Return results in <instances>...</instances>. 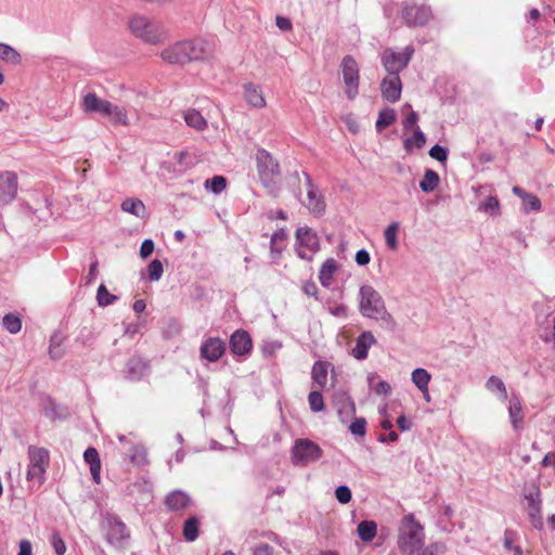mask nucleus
Returning <instances> with one entry per match:
<instances>
[{"instance_id": "25", "label": "nucleus", "mask_w": 555, "mask_h": 555, "mask_svg": "<svg viewBox=\"0 0 555 555\" xmlns=\"http://www.w3.org/2000/svg\"><path fill=\"white\" fill-rule=\"evenodd\" d=\"M28 457H29V464L41 467V468H48L49 466V452L48 450L43 448H38L35 446H30L28 448Z\"/></svg>"}, {"instance_id": "12", "label": "nucleus", "mask_w": 555, "mask_h": 555, "mask_svg": "<svg viewBox=\"0 0 555 555\" xmlns=\"http://www.w3.org/2000/svg\"><path fill=\"white\" fill-rule=\"evenodd\" d=\"M130 538L127 526L117 517L107 518L106 540L109 544L121 546Z\"/></svg>"}, {"instance_id": "10", "label": "nucleus", "mask_w": 555, "mask_h": 555, "mask_svg": "<svg viewBox=\"0 0 555 555\" xmlns=\"http://www.w3.org/2000/svg\"><path fill=\"white\" fill-rule=\"evenodd\" d=\"M402 18L410 27L424 26L431 17V10L426 5L415 3H404L402 8Z\"/></svg>"}, {"instance_id": "46", "label": "nucleus", "mask_w": 555, "mask_h": 555, "mask_svg": "<svg viewBox=\"0 0 555 555\" xmlns=\"http://www.w3.org/2000/svg\"><path fill=\"white\" fill-rule=\"evenodd\" d=\"M130 461L135 465H144L147 462L144 447L135 444L130 448Z\"/></svg>"}, {"instance_id": "18", "label": "nucleus", "mask_w": 555, "mask_h": 555, "mask_svg": "<svg viewBox=\"0 0 555 555\" xmlns=\"http://www.w3.org/2000/svg\"><path fill=\"white\" fill-rule=\"evenodd\" d=\"M150 373V365L140 357H131L126 364V378L131 382L141 380Z\"/></svg>"}, {"instance_id": "39", "label": "nucleus", "mask_w": 555, "mask_h": 555, "mask_svg": "<svg viewBox=\"0 0 555 555\" xmlns=\"http://www.w3.org/2000/svg\"><path fill=\"white\" fill-rule=\"evenodd\" d=\"M46 468L37 467L28 464L26 479L36 487H40L44 482Z\"/></svg>"}, {"instance_id": "56", "label": "nucleus", "mask_w": 555, "mask_h": 555, "mask_svg": "<svg viewBox=\"0 0 555 555\" xmlns=\"http://www.w3.org/2000/svg\"><path fill=\"white\" fill-rule=\"evenodd\" d=\"M154 251V242L151 238H145L140 246V256L143 259L149 258Z\"/></svg>"}, {"instance_id": "42", "label": "nucleus", "mask_w": 555, "mask_h": 555, "mask_svg": "<svg viewBox=\"0 0 555 555\" xmlns=\"http://www.w3.org/2000/svg\"><path fill=\"white\" fill-rule=\"evenodd\" d=\"M375 378L374 374L367 376L370 388L378 396H388L391 392V386L386 380H378L374 384Z\"/></svg>"}, {"instance_id": "63", "label": "nucleus", "mask_w": 555, "mask_h": 555, "mask_svg": "<svg viewBox=\"0 0 555 555\" xmlns=\"http://www.w3.org/2000/svg\"><path fill=\"white\" fill-rule=\"evenodd\" d=\"M33 554V546L31 543L28 540H22L20 542V550L17 555H31Z\"/></svg>"}, {"instance_id": "34", "label": "nucleus", "mask_w": 555, "mask_h": 555, "mask_svg": "<svg viewBox=\"0 0 555 555\" xmlns=\"http://www.w3.org/2000/svg\"><path fill=\"white\" fill-rule=\"evenodd\" d=\"M184 120L188 126H190L196 130H204L207 127L206 119L196 109H188L184 113Z\"/></svg>"}, {"instance_id": "17", "label": "nucleus", "mask_w": 555, "mask_h": 555, "mask_svg": "<svg viewBox=\"0 0 555 555\" xmlns=\"http://www.w3.org/2000/svg\"><path fill=\"white\" fill-rule=\"evenodd\" d=\"M189 62L203 60L211 53L210 43L202 38L183 41Z\"/></svg>"}, {"instance_id": "62", "label": "nucleus", "mask_w": 555, "mask_h": 555, "mask_svg": "<svg viewBox=\"0 0 555 555\" xmlns=\"http://www.w3.org/2000/svg\"><path fill=\"white\" fill-rule=\"evenodd\" d=\"M418 120V116L416 114V112L412 111L403 120V128L405 130H409L411 129L412 127H414L416 125Z\"/></svg>"}, {"instance_id": "40", "label": "nucleus", "mask_w": 555, "mask_h": 555, "mask_svg": "<svg viewBox=\"0 0 555 555\" xmlns=\"http://www.w3.org/2000/svg\"><path fill=\"white\" fill-rule=\"evenodd\" d=\"M398 231H399V223L398 222H391L384 232L386 245L389 249L396 250L398 248Z\"/></svg>"}, {"instance_id": "64", "label": "nucleus", "mask_w": 555, "mask_h": 555, "mask_svg": "<svg viewBox=\"0 0 555 555\" xmlns=\"http://www.w3.org/2000/svg\"><path fill=\"white\" fill-rule=\"evenodd\" d=\"M253 555H272V547L267 544H260L254 548Z\"/></svg>"}, {"instance_id": "15", "label": "nucleus", "mask_w": 555, "mask_h": 555, "mask_svg": "<svg viewBox=\"0 0 555 555\" xmlns=\"http://www.w3.org/2000/svg\"><path fill=\"white\" fill-rule=\"evenodd\" d=\"M402 82L398 75L388 74L380 82V92L384 100L396 103L400 100Z\"/></svg>"}, {"instance_id": "45", "label": "nucleus", "mask_w": 555, "mask_h": 555, "mask_svg": "<svg viewBox=\"0 0 555 555\" xmlns=\"http://www.w3.org/2000/svg\"><path fill=\"white\" fill-rule=\"evenodd\" d=\"M96 299L99 306L106 307L116 301L117 297L115 295H112L104 284H101L98 288Z\"/></svg>"}, {"instance_id": "31", "label": "nucleus", "mask_w": 555, "mask_h": 555, "mask_svg": "<svg viewBox=\"0 0 555 555\" xmlns=\"http://www.w3.org/2000/svg\"><path fill=\"white\" fill-rule=\"evenodd\" d=\"M440 182L439 175L433 169H426L420 188L424 193H430L435 191Z\"/></svg>"}, {"instance_id": "11", "label": "nucleus", "mask_w": 555, "mask_h": 555, "mask_svg": "<svg viewBox=\"0 0 555 555\" xmlns=\"http://www.w3.org/2000/svg\"><path fill=\"white\" fill-rule=\"evenodd\" d=\"M18 180L14 171H0V205H8L17 195Z\"/></svg>"}, {"instance_id": "48", "label": "nucleus", "mask_w": 555, "mask_h": 555, "mask_svg": "<svg viewBox=\"0 0 555 555\" xmlns=\"http://www.w3.org/2000/svg\"><path fill=\"white\" fill-rule=\"evenodd\" d=\"M309 406L312 412H321L324 410V401L321 391H311L308 396Z\"/></svg>"}, {"instance_id": "55", "label": "nucleus", "mask_w": 555, "mask_h": 555, "mask_svg": "<svg viewBox=\"0 0 555 555\" xmlns=\"http://www.w3.org/2000/svg\"><path fill=\"white\" fill-rule=\"evenodd\" d=\"M429 156L440 163H444L448 158V150L444 146L435 144L429 150Z\"/></svg>"}, {"instance_id": "26", "label": "nucleus", "mask_w": 555, "mask_h": 555, "mask_svg": "<svg viewBox=\"0 0 555 555\" xmlns=\"http://www.w3.org/2000/svg\"><path fill=\"white\" fill-rule=\"evenodd\" d=\"M508 414L512 426L515 430H518L522 424V406L518 397L513 396L509 400Z\"/></svg>"}, {"instance_id": "49", "label": "nucleus", "mask_w": 555, "mask_h": 555, "mask_svg": "<svg viewBox=\"0 0 555 555\" xmlns=\"http://www.w3.org/2000/svg\"><path fill=\"white\" fill-rule=\"evenodd\" d=\"M522 204L526 212L538 211L541 208V201L539 197L530 193L524 195Z\"/></svg>"}, {"instance_id": "19", "label": "nucleus", "mask_w": 555, "mask_h": 555, "mask_svg": "<svg viewBox=\"0 0 555 555\" xmlns=\"http://www.w3.org/2000/svg\"><path fill=\"white\" fill-rule=\"evenodd\" d=\"M377 343L371 331L362 332L356 339V345L351 350V354L357 360H365L369 356V349Z\"/></svg>"}, {"instance_id": "43", "label": "nucleus", "mask_w": 555, "mask_h": 555, "mask_svg": "<svg viewBox=\"0 0 555 555\" xmlns=\"http://www.w3.org/2000/svg\"><path fill=\"white\" fill-rule=\"evenodd\" d=\"M2 324L4 328L11 334H16L22 328L21 319L13 313L5 314L2 319Z\"/></svg>"}, {"instance_id": "36", "label": "nucleus", "mask_w": 555, "mask_h": 555, "mask_svg": "<svg viewBox=\"0 0 555 555\" xmlns=\"http://www.w3.org/2000/svg\"><path fill=\"white\" fill-rule=\"evenodd\" d=\"M64 337L60 333H54L50 338L49 354L53 360H59L64 356L62 347Z\"/></svg>"}, {"instance_id": "41", "label": "nucleus", "mask_w": 555, "mask_h": 555, "mask_svg": "<svg viewBox=\"0 0 555 555\" xmlns=\"http://www.w3.org/2000/svg\"><path fill=\"white\" fill-rule=\"evenodd\" d=\"M426 143V137L424 132L417 127L414 131L413 137L406 138L403 142L404 149L411 151L414 146L422 149Z\"/></svg>"}, {"instance_id": "61", "label": "nucleus", "mask_w": 555, "mask_h": 555, "mask_svg": "<svg viewBox=\"0 0 555 555\" xmlns=\"http://www.w3.org/2000/svg\"><path fill=\"white\" fill-rule=\"evenodd\" d=\"M371 260V257H370V254L367 250L365 249H360L357 251L356 254V262L359 264V266H365L370 262Z\"/></svg>"}, {"instance_id": "58", "label": "nucleus", "mask_w": 555, "mask_h": 555, "mask_svg": "<svg viewBox=\"0 0 555 555\" xmlns=\"http://www.w3.org/2000/svg\"><path fill=\"white\" fill-rule=\"evenodd\" d=\"M275 25L279 29H281L283 31H288L293 27L292 22L288 17L280 16V15H278L275 17Z\"/></svg>"}, {"instance_id": "7", "label": "nucleus", "mask_w": 555, "mask_h": 555, "mask_svg": "<svg viewBox=\"0 0 555 555\" xmlns=\"http://www.w3.org/2000/svg\"><path fill=\"white\" fill-rule=\"evenodd\" d=\"M415 50L409 44L402 52H396L392 49H386L382 53V64L390 75H398L409 65Z\"/></svg>"}, {"instance_id": "24", "label": "nucleus", "mask_w": 555, "mask_h": 555, "mask_svg": "<svg viewBox=\"0 0 555 555\" xmlns=\"http://www.w3.org/2000/svg\"><path fill=\"white\" fill-rule=\"evenodd\" d=\"M338 270V263L334 258L326 259L320 268L319 281L322 286L330 287L333 276Z\"/></svg>"}, {"instance_id": "53", "label": "nucleus", "mask_w": 555, "mask_h": 555, "mask_svg": "<svg viewBox=\"0 0 555 555\" xmlns=\"http://www.w3.org/2000/svg\"><path fill=\"white\" fill-rule=\"evenodd\" d=\"M335 498L341 504H347L351 501L352 493L348 486H339L335 489Z\"/></svg>"}, {"instance_id": "29", "label": "nucleus", "mask_w": 555, "mask_h": 555, "mask_svg": "<svg viewBox=\"0 0 555 555\" xmlns=\"http://www.w3.org/2000/svg\"><path fill=\"white\" fill-rule=\"evenodd\" d=\"M121 210L138 218H143L145 215V206L143 202L138 198H126L121 203Z\"/></svg>"}, {"instance_id": "2", "label": "nucleus", "mask_w": 555, "mask_h": 555, "mask_svg": "<svg viewBox=\"0 0 555 555\" xmlns=\"http://www.w3.org/2000/svg\"><path fill=\"white\" fill-rule=\"evenodd\" d=\"M81 108L87 114L96 113L108 118L114 126L127 127L130 125L128 111L125 106L101 99L94 92H88L82 96Z\"/></svg>"}, {"instance_id": "32", "label": "nucleus", "mask_w": 555, "mask_h": 555, "mask_svg": "<svg viewBox=\"0 0 555 555\" xmlns=\"http://www.w3.org/2000/svg\"><path fill=\"white\" fill-rule=\"evenodd\" d=\"M199 519L196 516L189 517L183 525V537L188 542H194L198 538Z\"/></svg>"}, {"instance_id": "30", "label": "nucleus", "mask_w": 555, "mask_h": 555, "mask_svg": "<svg viewBox=\"0 0 555 555\" xmlns=\"http://www.w3.org/2000/svg\"><path fill=\"white\" fill-rule=\"evenodd\" d=\"M358 535L364 542H371L377 532L376 522L373 520H362L357 528Z\"/></svg>"}, {"instance_id": "52", "label": "nucleus", "mask_w": 555, "mask_h": 555, "mask_svg": "<svg viewBox=\"0 0 555 555\" xmlns=\"http://www.w3.org/2000/svg\"><path fill=\"white\" fill-rule=\"evenodd\" d=\"M50 543L56 555H64L66 553V544L59 532H53L51 534Z\"/></svg>"}, {"instance_id": "4", "label": "nucleus", "mask_w": 555, "mask_h": 555, "mask_svg": "<svg viewBox=\"0 0 555 555\" xmlns=\"http://www.w3.org/2000/svg\"><path fill=\"white\" fill-rule=\"evenodd\" d=\"M257 173L261 184L268 193L274 197L279 195L280 188L276 179L281 176V168L278 159L266 149H258L255 155Z\"/></svg>"}, {"instance_id": "14", "label": "nucleus", "mask_w": 555, "mask_h": 555, "mask_svg": "<svg viewBox=\"0 0 555 555\" xmlns=\"http://www.w3.org/2000/svg\"><path fill=\"white\" fill-rule=\"evenodd\" d=\"M225 352V344L219 337L205 339L199 348L201 358L208 362L218 361Z\"/></svg>"}, {"instance_id": "50", "label": "nucleus", "mask_w": 555, "mask_h": 555, "mask_svg": "<svg viewBox=\"0 0 555 555\" xmlns=\"http://www.w3.org/2000/svg\"><path fill=\"white\" fill-rule=\"evenodd\" d=\"M447 551L443 542H434L426 547H422L418 555H440Z\"/></svg>"}, {"instance_id": "51", "label": "nucleus", "mask_w": 555, "mask_h": 555, "mask_svg": "<svg viewBox=\"0 0 555 555\" xmlns=\"http://www.w3.org/2000/svg\"><path fill=\"white\" fill-rule=\"evenodd\" d=\"M525 498L528 501V511L541 509L542 501L540 489L538 487L534 488L533 492L526 494Z\"/></svg>"}, {"instance_id": "1", "label": "nucleus", "mask_w": 555, "mask_h": 555, "mask_svg": "<svg viewBox=\"0 0 555 555\" xmlns=\"http://www.w3.org/2000/svg\"><path fill=\"white\" fill-rule=\"evenodd\" d=\"M359 312L370 320L380 321L383 326L391 332L398 327L397 321L387 310L382 295L371 285H362L358 294Z\"/></svg>"}, {"instance_id": "27", "label": "nucleus", "mask_w": 555, "mask_h": 555, "mask_svg": "<svg viewBox=\"0 0 555 555\" xmlns=\"http://www.w3.org/2000/svg\"><path fill=\"white\" fill-rule=\"evenodd\" d=\"M486 388L503 401L507 400L508 398L504 382L495 375H492L487 379Z\"/></svg>"}, {"instance_id": "9", "label": "nucleus", "mask_w": 555, "mask_h": 555, "mask_svg": "<svg viewBox=\"0 0 555 555\" xmlns=\"http://www.w3.org/2000/svg\"><path fill=\"white\" fill-rule=\"evenodd\" d=\"M343 79L346 86V95L354 100L359 92V66L351 55H346L340 63Z\"/></svg>"}, {"instance_id": "3", "label": "nucleus", "mask_w": 555, "mask_h": 555, "mask_svg": "<svg viewBox=\"0 0 555 555\" xmlns=\"http://www.w3.org/2000/svg\"><path fill=\"white\" fill-rule=\"evenodd\" d=\"M424 527L416 520L414 514L405 515L398 527L397 545L401 554L413 555L424 546Z\"/></svg>"}, {"instance_id": "28", "label": "nucleus", "mask_w": 555, "mask_h": 555, "mask_svg": "<svg viewBox=\"0 0 555 555\" xmlns=\"http://www.w3.org/2000/svg\"><path fill=\"white\" fill-rule=\"evenodd\" d=\"M412 383L418 388L422 392L428 391V385L431 379V375L422 367L415 369L411 374Z\"/></svg>"}, {"instance_id": "38", "label": "nucleus", "mask_w": 555, "mask_h": 555, "mask_svg": "<svg viewBox=\"0 0 555 555\" xmlns=\"http://www.w3.org/2000/svg\"><path fill=\"white\" fill-rule=\"evenodd\" d=\"M396 120V112L392 108H384L379 112L375 127L378 132L389 127Z\"/></svg>"}, {"instance_id": "22", "label": "nucleus", "mask_w": 555, "mask_h": 555, "mask_svg": "<svg viewBox=\"0 0 555 555\" xmlns=\"http://www.w3.org/2000/svg\"><path fill=\"white\" fill-rule=\"evenodd\" d=\"M83 460L89 464L92 480L99 485L101 482V460L98 450L93 447L87 448Z\"/></svg>"}, {"instance_id": "20", "label": "nucleus", "mask_w": 555, "mask_h": 555, "mask_svg": "<svg viewBox=\"0 0 555 555\" xmlns=\"http://www.w3.org/2000/svg\"><path fill=\"white\" fill-rule=\"evenodd\" d=\"M160 56L169 64H184L189 62L183 41L176 42L163 50Z\"/></svg>"}, {"instance_id": "33", "label": "nucleus", "mask_w": 555, "mask_h": 555, "mask_svg": "<svg viewBox=\"0 0 555 555\" xmlns=\"http://www.w3.org/2000/svg\"><path fill=\"white\" fill-rule=\"evenodd\" d=\"M313 382L321 388L327 383V364L323 361H317L311 371Z\"/></svg>"}, {"instance_id": "59", "label": "nucleus", "mask_w": 555, "mask_h": 555, "mask_svg": "<svg viewBox=\"0 0 555 555\" xmlns=\"http://www.w3.org/2000/svg\"><path fill=\"white\" fill-rule=\"evenodd\" d=\"M302 292L310 297H315L318 295V286L313 281H305L302 284Z\"/></svg>"}, {"instance_id": "5", "label": "nucleus", "mask_w": 555, "mask_h": 555, "mask_svg": "<svg viewBox=\"0 0 555 555\" xmlns=\"http://www.w3.org/2000/svg\"><path fill=\"white\" fill-rule=\"evenodd\" d=\"M129 28L137 38L150 44H157L166 37L162 25L144 15H133L129 20Z\"/></svg>"}, {"instance_id": "6", "label": "nucleus", "mask_w": 555, "mask_h": 555, "mask_svg": "<svg viewBox=\"0 0 555 555\" xmlns=\"http://www.w3.org/2000/svg\"><path fill=\"white\" fill-rule=\"evenodd\" d=\"M322 455L321 447L308 438L296 439L291 450L292 463L300 467L318 462Z\"/></svg>"}, {"instance_id": "23", "label": "nucleus", "mask_w": 555, "mask_h": 555, "mask_svg": "<svg viewBox=\"0 0 555 555\" xmlns=\"http://www.w3.org/2000/svg\"><path fill=\"white\" fill-rule=\"evenodd\" d=\"M244 94L247 103L256 108H262L266 106V100L263 98L261 89L249 82L244 86Z\"/></svg>"}, {"instance_id": "35", "label": "nucleus", "mask_w": 555, "mask_h": 555, "mask_svg": "<svg viewBox=\"0 0 555 555\" xmlns=\"http://www.w3.org/2000/svg\"><path fill=\"white\" fill-rule=\"evenodd\" d=\"M0 60L17 65L22 62V56L13 47L0 42Z\"/></svg>"}, {"instance_id": "13", "label": "nucleus", "mask_w": 555, "mask_h": 555, "mask_svg": "<svg viewBox=\"0 0 555 555\" xmlns=\"http://www.w3.org/2000/svg\"><path fill=\"white\" fill-rule=\"evenodd\" d=\"M304 176L306 179L308 197L306 206L313 216H322L326 208L323 195L319 192V189L313 183L311 177L307 172H304Z\"/></svg>"}, {"instance_id": "60", "label": "nucleus", "mask_w": 555, "mask_h": 555, "mask_svg": "<svg viewBox=\"0 0 555 555\" xmlns=\"http://www.w3.org/2000/svg\"><path fill=\"white\" fill-rule=\"evenodd\" d=\"M286 238V233L284 232V230H279V231H275L272 236H271V241H270V248H271V253H279L278 249H275V243L280 240H284Z\"/></svg>"}, {"instance_id": "21", "label": "nucleus", "mask_w": 555, "mask_h": 555, "mask_svg": "<svg viewBox=\"0 0 555 555\" xmlns=\"http://www.w3.org/2000/svg\"><path fill=\"white\" fill-rule=\"evenodd\" d=\"M191 502L190 495L182 490H173L165 498V504L171 512H181L189 507Z\"/></svg>"}, {"instance_id": "57", "label": "nucleus", "mask_w": 555, "mask_h": 555, "mask_svg": "<svg viewBox=\"0 0 555 555\" xmlns=\"http://www.w3.org/2000/svg\"><path fill=\"white\" fill-rule=\"evenodd\" d=\"M529 518L531 520L532 526L535 529L543 528L542 513L541 509L528 511Z\"/></svg>"}, {"instance_id": "44", "label": "nucleus", "mask_w": 555, "mask_h": 555, "mask_svg": "<svg viewBox=\"0 0 555 555\" xmlns=\"http://www.w3.org/2000/svg\"><path fill=\"white\" fill-rule=\"evenodd\" d=\"M205 188L214 194H220L227 188V179L222 176H215L205 181Z\"/></svg>"}, {"instance_id": "8", "label": "nucleus", "mask_w": 555, "mask_h": 555, "mask_svg": "<svg viewBox=\"0 0 555 555\" xmlns=\"http://www.w3.org/2000/svg\"><path fill=\"white\" fill-rule=\"evenodd\" d=\"M297 255L307 261L312 260V255L320 249V241L315 231L305 225L296 231Z\"/></svg>"}, {"instance_id": "37", "label": "nucleus", "mask_w": 555, "mask_h": 555, "mask_svg": "<svg viewBox=\"0 0 555 555\" xmlns=\"http://www.w3.org/2000/svg\"><path fill=\"white\" fill-rule=\"evenodd\" d=\"M479 210L496 217L501 215V205L496 196L490 195L482 203H480Z\"/></svg>"}, {"instance_id": "54", "label": "nucleus", "mask_w": 555, "mask_h": 555, "mask_svg": "<svg viewBox=\"0 0 555 555\" xmlns=\"http://www.w3.org/2000/svg\"><path fill=\"white\" fill-rule=\"evenodd\" d=\"M352 435L363 437L366 434V421L363 417L357 418L349 426Z\"/></svg>"}, {"instance_id": "47", "label": "nucleus", "mask_w": 555, "mask_h": 555, "mask_svg": "<svg viewBox=\"0 0 555 555\" xmlns=\"http://www.w3.org/2000/svg\"><path fill=\"white\" fill-rule=\"evenodd\" d=\"M149 280L152 282L158 281L164 273V266L160 260L154 259L147 266Z\"/></svg>"}, {"instance_id": "16", "label": "nucleus", "mask_w": 555, "mask_h": 555, "mask_svg": "<svg viewBox=\"0 0 555 555\" xmlns=\"http://www.w3.org/2000/svg\"><path fill=\"white\" fill-rule=\"evenodd\" d=\"M229 346L233 354L246 356L253 349V340L246 331L237 330L231 335Z\"/></svg>"}]
</instances>
